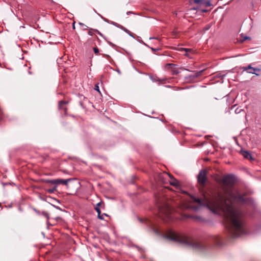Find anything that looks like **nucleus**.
<instances>
[{
	"mask_svg": "<svg viewBox=\"0 0 261 261\" xmlns=\"http://www.w3.org/2000/svg\"><path fill=\"white\" fill-rule=\"evenodd\" d=\"M104 216H108V215L105 214V213H103V214L101 215V213L100 214V217H102V218H104Z\"/></svg>",
	"mask_w": 261,
	"mask_h": 261,
	"instance_id": "nucleus-28",
	"label": "nucleus"
},
{
	"mask_svg": "<svg viewBox=\"0 0 261 261\" xmlns=\"http://www.w3.org/2000/svg\"><path fill=\"white\" fill-rule=\"evenodd\" d=\"M98 15L99 16H100V17L103 19V20L105 22H108V23H110V21L108 19H106V18H105L103 17H102L101 15H100L99 14H98Z\"/></svg>",
	"mask_w": 261,
	"mask_h": 261,
	"instance_id": "nucleus-18",
	"label": "nucleus"
},
{
	"mask_svg": "<svg viewBox=\"0 0 261 261\" xmlns=\"http://www.w3.org/2000/svg\"><path fill=\"white\" fill-rule=\"evenodd\" d=\"M95 89L96 91H98L99 92H100V91H99V87H98V85H96V86H95Z\"/></svg>",
	"mask_w": 261,
	"mask_h": 261,
	"instance_id": "nucleus-27",
	"label": "nucleus"
},
{
	"mask_svg": "<svg viewBox=\"0 0 261 261\" xmlns=\"http://www.w3.org/2000/svg\"><path fill=\"white\" fill-rule=\"evenodd\" d=\"M167 65H169V66H172V65H173V64H168Z\"/></svg>",
	"mask_w": 261,
	"mask_h": 261,
	"instance_id": "nucleus-34",
	"label": "nucleus"
},
{
	"mask_svg": "<svg viewBox=\"0 0 261 261\" xmlns=\"http://www.w3.org/2000/svg\"><path fill=\"white\" fill-rule=\"evenodd\" d=\"M250 39V38L249 37H247V36H245L243 38V39L242 40V41H243L245 40H247V39Z\"/></svg>",
	"mask_w": 261,
	"mask_h": 261,
	"instance_id": "nucleus-30",
	"label": "nucleus"
},
{
	"mask_svg": "<svg viewBox=\"0 0 261 261\" xmlns=\"http://www.w3.org/2000/svg\"><path fill=\"white\" fill-rule=\"evenodd\" d=\"M43 216L47 219V223H48V220L49 219V215L46 212H43Z\"/></svg>",
	"mask_w": 261,
	"mask_h": 261,
	"instance_id": "nucleus-14",
	"label": "nucleus"
},
{
	"mask_svg": "<svg viewBox=\"0 0 261 261\" xmlns=\"http://www.w3.org/2000/svg\"><path fill=\"white\" fill-rule=\"evenodd\" d=\"M88 29V28L84 27V29H85V30H86V29Z\"/></svg>",
	"mask_w": 261,
	"mask_h": 261,
	"instance_id": "nucleus-40",
	"label": "nucleus"
},
{
	"mask_svg": "<svg viewBox=\"0 0 261 261\" xmlns=\"http://www.w3.org/2000/svg\"><path fill=\"white\" fill-rule=\"evenodd\" d=\"M183 48H181L179 49V50H180V51H181V50H183Z\"/></svg>",
	"mask_w": 261,
	"mask_h": 261,
	"instance_id": "nucleus-37",
	"label": "nucleus"
},
{
	"mask_svg": "<svg viewBox=\"0 0 261 261\" xmlns=\"http://www.w3.org/2000/svg\"><path fill=\"white\" fill-rule=\"evenodd\" d=\"M229 187L238 182L239 179L233 174H229ZM248 199L245 198L238 190H231L229 188V234L233 237H239L244 233L242 218L243 214L239 209H233L232 202L239 204L247 203Z\"/></svg>",
	"mask_w": 261,
	"mask_h": 261,
	"instance_id": "nucleus-3",
	"label": "nucleus"
},
{
	"mask_svg": "<svg viewBox=\"0 0 261 261\" xmlns=\"http://www.w3.org/2000/svg\"><path fill=\"white\" fill-rule=\"evenodd\" d=\"M151 50H153V51H154V50H155V49H154L153 48L151 47Z\"/></svg>",
	"mask_w": 261,
	"mask_h": 261,
	"instance_id": "nucleus-36",
	"label": "nucleus"
},
{
	"mask_svg": "<svg viewBox=\"0 0 261 261\" xmlns=\"http://www.w3.org/2000/svg\"><path fill=\"white\" fill-rule=\"evenodd\" d=\"M120 29H121L122 30H123V31H124L125 32H126V33H128L129 32V30H127L126 28H124L123 26H122L121 25V27H120Z\"/></svg>",
	"mask_w": 261,
	"mask_h": 261,
	"instance_id": "nucleus-15",
	"label": "nucleus"
},
{
	"mask_svg": "<svg viewBox=\"0 0 261 261\" xmlns=\"http://www.w3.org/2000/svg\"><path fill=\"white\" fill-rule=\"evenodd\" d=\"M66 103H67V102L65 101H63V100H61V101H59V108L60 109H64L63 106L64 105H65Z\"/></svg>",
	"mask_w": 261,
	"mask_h": 261,
	"instance_id": "nucleus-12",
	"label": "nucleus"
},
{
	"mask_svg": "<svg viewBox=\"0 0 261 261\" xmlns=\"http://www.w3.org/2000/svg\"><path fill=\"white\" fill-rule=\"evenodd\" d=\"M243 71H246L248 73L255 74L257 75H258V74L256 73L255 71H260V69L258 68H255L251 67V65L250 64L246 67H243Z\"/></svg>",
	"mask_w": 261,
	"mask_h": 261,
	"instance_id": "nucleus-7",
	"label": "nucleus"
},
{
	"mask_svg": "<svg viewBox=\"0 0 261 261\" xmlns=\"http://www.w3.org/2000/svg\"><path fill=\"white\" fill-rule=\"evenodd\" d=\"M56 186H55L54 188H53V189H48V191L49 193H53L56 190Z\"/></svg>",
	"mask_w": 261,
	"mask_h": 261,
	"instance_id": "nucleus-16",
	"label": "nucleus"
},
{
	"mask_svg": "<svg viewBox=\"0 0 261 261\" xmlns=\"http://www.w3.org/2000/svg\"><path fill=\"white\" fill-rule=\"evenodd\" d=\"M138 41H139L140 42L143 43L144 45L148 46V45L145 43H144L142 40L138 39Z\"/></svg>",
	"mask_w": 261,
	"mask_h": 261,
	"instance_id": "nucleus-25",
	"label": "nucleus"
},
{
	"mask_svg": "<svg viewBox=\"0 0 261 261\" xmlns=\"http://www.w3.org/2000/svg\"><path fill=\"white\" fill-rule=\"evenodd\" d=\"M127 34H128L130 36H131L132 37H133V38H135V36H136V35H135V34H133V33H132L131 32H130L129 31L128 33H127Z\"/></svg>",
	"mask_w": 261,
	"mask_h": 261,
	"instance_id": "nucleus-21",
	"label": "nucleus"
},
{
	"mask_svg": "<svg viewBox=\"0 0 261 261\" xmlns=\"http://www.w3.org/2000/svg\"><path fill=\"white\" fill-rule=\"evenodd\" d=\"M168 175L170 177V178L171 179V180L170 181V184L173 186L177 187L178 186V181L176 179L173 178V177L170 174H168Z\"/></svg>",
	"mask_w": 261,
	"mask_h": 261,
	"instance_id": "nucleus-10",
	"label": "nucleus"
},
{
	"mask_svg": "<svg viewBox=\"0 0 261 261\" xmlns=\"http://www.w3.org/2000/svg\"><path fill=\"white\" fill-rule=\"evenodd\" d=\"M240 153L244 156V158L252 160L253 159L252 155L249 152L246 150H241Z\"/></svg>",
	"mask_w": 261,
	"mask_h": 261,
	"instance_id": "nucleus-8",
	"label": "nucleus"
},
{
	"mask_svg": "<svg viewBox=\"0 0 261 261\" xmlns=\"http://www.w3.org/2000/svg\"><path fill=\"white\" fill-rule=\"evenodd\" d=\"M127 34H128L130 36H131L132 37H133V38H135V36H136V35H135V34H133V33H132L131 32H130L129 31L128 33H127Z\"/></svg>",
	"mask_w": 261,
	"mask_h": 261,
	"instance_id": "nucleus-23",
	"label": "nucleus"
},
{
	"mask_svg": "<svg viewBox=\"0 0 261 261\" xmlns=\"http://www.w3.org/2000/svg\"><path fill=\"white\" fill-rule=\"evenodd\" d=\"M193 74L190 75V77H193V78H196L199 77L202 74V73L203 72V70H200L199 71H193Z\"/></svg>",
	"mask_w": 261,
	"mask_h": 261,
	"instance_id": "nucleus-11",
	"label": "nucleus"
},
{
	"mask_svg": "<svg viewBox=\"0 0 261 261\" xmlns=\"http://www.w3.org/2000/svg\"><path fill=\"white\" fill-rule=\"evenodd\" d=\"M93 30L92 29H90L89 32H88V34L90 36H92L93 35V32H92Z\"/></svg>",
	"mask_w": 261,
	"mask_h": 261,
	"instance_id": "nucleus-24",
	"label": "nucleus"
},
{
	"mask_svg": "<svg viewBox=\"0 0 261 261\" xmlns=\"http://www.w3.org/2000/svg\"><path fill=\"white\" fill-rule=\"evenodd\" d=\"M215 179L220 187L217 195L211 198L205 196L203 198L192 197L199 205L194 209L198 210L201 206L207 207L213 213L222 216L226 223L228 220V174L223 176L217 175Z\"/></svg>",
	"mask_w": 261,
	"mask_h": 261,
	"instance_id": "nucleus-2",
	"label": "nucleus"
},
{
	"mask_svg": "<svg viewBox=\"0 0 261 261\" xmlns=\"http://www.w3.org/2000/svg\"><path fill=\"white\" fill-rule=\"evenodd\" d=\"M210 28L211 25L210 24H207L203 28V30L204 31H207L210 29Z\"/></svg>",
	"mask_w": 261,
	"mask_h": 261,
	"instance_id": "nucleus-17",
	"label": "nucleus"
},
{
	"mask_svg": "<svg viewBox=\"0 0 261 261\" xmlns=\"http://www.w3.org/2000/svg\"><path fill=\"white\" fill-rule=\"evenodd\" d=\"M158 203L160 217L164 221H167L172 218V208L170 204L160 199H156Z\"/></svg>",
	"mask_w": 261,
	"mask_h": 261,
	"instance_id": "nucleus-4",
	"label": "nucleus"
},
{
	"mask_svg": "<svg viewBox=\"0 0 261 261\" xmlns=\"http://www.w3.org/2000/svg\"><path fill=\"white\" fill-rule=\"evenodd\" d=\"M100 205L101 202H98L97 203L96 206L95 207V210L98 214V218L100 220H104L103 218L100 217V214L101 213V212L99 207L100 206Z\"/></svg>",
	"mask_w": 261,
	"mask_h": 261,
	"instance_id": "nucleus-9",
	"label": "nucleus"
},
{
	"mask_svg": "<svg viewBox=\"0 0 261 261\" xmlns=\"http://www.w3.org/2000/svg\"><path fill=\"white\" fill-rule=\"evenodd\" d=\"M94 31L96 32L100 36H102V34L99 31H98L97 30H94Z\"/></svg>",
	"mask_w": 261,
	"mask_h": 261,
	"instance_id": "nucleus-31",
	"label": "nucleus"
},
{
	"mask_svg": "<svg viewBox=\"0 0 261 261\" xmlns=\"http://www.w3.org/2000/svg\"><path fill=\"white\" fill-rule=\"evenodd\" d=\"M127 34H128L130 36H131L132 37H133V38H135V36H136V35H135V34H133V33H132L131 32H130L129 31L128 33H127Z\"/></svg>",
	"mask_w": 261,
	"mask_h": 261,
	"instance_id": "nucleus-20",
	"label": "nucleus"
},
{
	"mask_svg": "<svg viewBox=\"0 0 261 261\" xmlns=\"http://www.w3.org/2000/svg\"><path fill=\"white\" fill-rule=\"evenodd\" d=\"M131 13V12H129H129H127V14H129V13Z\"/></svg>",
	"mask_w": 261,
	"mask_h": 261,
	"instance_id": "nucleus-38",
	"label": "nucleus"
},
{
	"mask_svg": "<svg viewBox=\"0 0 261 261\" xmlns=\"http://www.w3.org/2000/svg\"><path fill=\"white\" fill-rule=\"evenodd\" d=\"M94 11L97 13V12H96V10H94Z\"/></svg>",
	"mask_w": 261,
	"mask_h": 261,
	"instance_id": "nucleus-41",
	"label": "nucleus"
},
{
	"mask_svg": "<svg viewBox=\"0 0 261 261\" xmlns=\"http://www.w3.org/2000/svg\"><path fill=\"white\" fill-rule=\"evenodd\" d=\"M79 24H80V25H81V26H84V27H86V28H88V27H87V25H86L85 24H84V23H83L80 22V23H79Z\"/></svg>",
	"mask_w": 261,
	"mask_h": 261,
	"instance_id": "nucleus-32",
	"label": "nucleus"
},
{
	"mask_svg": "<svg viewBox=\"0 0 261 261\" xmlns=\"http://www.w3.org/2000/svg\"><path fill=\"white\" fill-rule=\"evenodd\" d=\"M73 28L74 29L75 28V27H74V22H73Z\"/></svg>",
	"mask_w": 261,
	"mask_h": 261,
	"instance_id": "nucleus-35",
	"label": "nucleus"
},
{
	"mask_svg": "<svg viewBox=\"0 0 261 261\" xmlns=\"http://www.w3.org/2000/svg\"><path fill=\"white\" fill-rule=\"evenodd\" d=\"M93 50H94V53L96 54H98L99 53V49L97 47H94Z\"/></svg>",
	"mask_w": 261,
	"mask_h": 261,
	"instance_id": "nucleus-19",
	"label": "nucleus"
},
{
	"mask_svg": "<svg viewBox=\"0 0 261 261\" xmlns=\"http://www.w3.org/2000/svg\"><path fill=\"white\" fill-rule=\"evenodd\" d=\"M200 0H195V3H199Z\"/></svg>",
	"mask_w": 261,
	"mask_h": 261,
	"instance_id": "nucleus-33",
	"label": "nucleus"
},
{
	"mask_svg": "<svg viewBox=\"0 0 261 261\" xmlns=\"http://www.w3.org/2000/svg\"><path fill=\"white\" fill-rule=\"evenodd\" d=\"M198 181L202 185H204L206 179V171L205 170H201L197 177Z\"/></svg>",
	"mask_w": 261,
	"mask_h": 261,
	"instance_id": "nucleus-6",
	"label": "nucleus"
},
{
	"mask_svg": "<svg viewBox=\"0 0 261 261\" xmlns=\"http://www.w3.org/2000/svg\"><path fill=\"white\" fill-rule=\"evenodd\" d=\"M127 34H128L130 36H131L132 37H133V38H135V36H136V35H135V34H133V33H132L131 32H130L129 31L128 33H127Z\"/></svg>",
	"mask_w": 261,
	"mask_h": 261,
	"instance_id": "nucleus-22",
	"label": "nucleus"
},
{
	"mask_svg": "<svg viewBox=\"0 0 261 261\" xmlns=\"http://www.w3.org/2000/svg\"><path fill=\"white\" fill-rule=\"evenodd\" d=\"M154 38H153V37H150V38H149V39H154Z\"/></svg>",
	"mask_w": 261,
	"mask_h": 261,
	"instance_id": "nucleus-39",
	"label": "nucleus"
},
{
	"mask_svg": "<svg viewBox=\"0 0 261 261\" xmlns=\"http://www.w3.org/2000/svg\"><path fill=\"white\" fill-rule=\"evenodd\" d=\"M71 179H54L48 180L47 182L51 185H59L60 184L67 185Z\"/></svg>",
	"mask_w": 261,
	"mask_h": 261,
	"instance_id": "nucleus-5",
	"label": "nucleus"
},
{
	"mask_svg": "<svg viewBox=\"0 0 261 261\" xmlns=\"http://www.w3.org/2000/svg\"><path fill=\"white\" fill-rule=\"evenodd\" d=\"M197 219H199L200 221L201 222H203L204 221V219L202 218H200V217H196Z\"/></svg>",
	"mask_w": 261,
	"mask_h": 261,
	"instance_id": "nucleus-29",
	"label": "nucleus"
},
{
	"mask_svg": "<svg viewBox=\"0 0 261 261\" xmlns=\"http://www.w3.org/2000/svg\"><path fill=\"white\" fill-rule=\"evenodd\" d=\"M183 50H184L186 52H188V51H191V49H190V48H183Z\"/></svg>",
	"mask_w": 261,
	"mask_h": 261,
	"instance_id": "nucleus-26",
	"label": "nucleus"
},
{
	"mask_svg": "<svg viewBox=\"0 0 261 261\" xmlns=\"http://www.w3.org/2000/svg\"><path fill=\"white\" fill-rule=\"evenodd\" d=\"M153 230L158 235L203 253L215 248H221L225 244V240L221 235H210L204 241L200 242L193 238L178 233L171 229L164 230L153 228Z\"/></svg>",
	"mask_w": 261,
	"mask_h": 261,
	"instance_id": "nucleus-1",
	"label": "nucleus"
},
{
	"mask_svg": "<svg viewBox=\"0 0 261 261\" xmlns=\"http://www.w3.org/2000/svg\"><path fill=\"white\" fill-rule=\"evenodd\" d=\"M110 23L113 24V25H115V27H117V28H118L119 29H120V27L121 26V24H118V23H116V22H115L114 21H110Z\"/></svg>",
	"mask_w": 261,
	"mask_h": 261,
	"instance_id": "nucleus-13",
	"label": "nucleus"
}]
</instances>
